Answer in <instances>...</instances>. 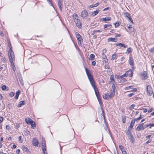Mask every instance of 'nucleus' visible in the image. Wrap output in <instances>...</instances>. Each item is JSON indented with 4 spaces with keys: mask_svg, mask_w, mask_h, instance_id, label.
I'll list each match as a JSON object with an SVG mask.
<instances>
[{
    "mask_svg": "<svg viewBox=\"0 0 154 154\" xmlns=\"http://www.w3.org/2000/svg\"><path fill=\"white\" fill-rule=\"evenodd\" d=\"M132 87V86H128V87H125V89L126 90H129L131 89H132L133 88Z\"/></svg>",
    "mask_w": 154,
    "mask_h": 154,
    "instance_id": "nucleus-37",
    "label": "nucleus"
},
{
    "mask_svg": "<svg viewBox=\"0 0 154 154\" xmlns=\"http://www.w3.org/2000/svg\"><path fill=\"white\" fill-rule=\"evenodd\" d=\"M134 69H133V68H131L126 72V73H127L128 76L130 77H132L133 76V72L134 70Z\"/></svg>",
    "mask_w": 154,
    "mask_h": 154,
    "instance_id": "nucleus-7",
    "label": "nucleus"
},
{
    "mask_svg": "<svg viewBox=\"0 0 154 154\" xmlns=\"http://www.w3.org/2000/svg\"><path fill=\"white\" fill-rule=\"evenodd\" d=\"M128 19L130 21H131V22L133 24L134 23H133V20L132 19V18H131V17H130L129 18H128Z\"/></svg>",
    "mask_w": 154,
    "mask_h": 154,
    "instance_id": "nucleus-55",
    "label": "nucleus"
},
{
    "mask_svg": "<svg viewBox=\"0 0 154 154\" xmlns=\"http://www.w3.org/2000/svg\"><path fill=\"white\" fill-rule=\"evenodd\" d=\"M29 122V124H30L32 127L33 128H35L36 126H35V122L33 121H31V122L30 121Z\"/></svg>",
    "mask_w": 154,
    "mask_h": 154,
    "instance_id": "nucleus-17",
    "label": "nucleus"
},
{
    "mask_svg": "<svg viewBox=\"0 0 154 154\" xmlns=\"http://www.w3.org/2000/svg\"><path fill=\"white\" fill-rule=\"evenodd\" d=\"M7 106L8 108H9V109H11V105L10 104H9Z\"/></svg>",
    "mask_w": 154,
    "mask_h": 154,
    "instance_id": "nucleus-61",
    "label": "nucleus"
},
{
    "mask_svg": "<svg viewBox=\"0 0 154 154\" xmlns=\"http://www.w3.org/2000/svg\"><path fill=\"white\" fill-rule=\"evenodd\" d=\"M121 151L123 154H127V152L124 149L122 150Z\"/></svg>",
    "mask_w": 154,
    "mask_h": 154,
    "instance_id": "nucleus-45",
    "label": "nucleus"
},
{
    "mask_svg": "<svg viewBox=\"0 0 154 154\" xmlns=\"http://www.w3.org/2000/svg\"><path fill=\"white\" fill-rule=\"evenodd\" d=\"M97 32H102V31L100 30H97L94 31V34H95Z\"/></svg>",
    "mask_w": 154,
    "mask_h": 154,
    "instance_id": "nucleus-57",
    "label": "nucleus"
},
{
    "mask_svg": "<svg viewBox=\"0 0 154 154\" xmlns=\"http://www.w3.org/2000/svg\"><path fill=\"white\" fill-rule=\"evenodd\" d=\"M8 46L10 48L9 51L8 52L9 58L10 62L12 63V62L15 60V57L14 54L13 52L11 49V44H10V45L9 44H8Z\"/></svg>",
    "mask_w": 154,
    "mask_h": 154,
    "instance_id": "nucleus-2",
    "label": "nucleus"
},
{
    "mask_svg": "<svg viewBox=\"0 0 154 154\" xmlns=\"http://www.w3.org/2000/svg\"><path fill=\"white\" fill-rule=\"evenodd\" d=\"M75 35L78 40V43L79 45H81L82 42V38L81 35L77 32L75 33Z\"/></svg>",
    "mask_w": 154,
    "mask_h": 154,
    "instance_id": "nucleus-4",
    "label": "nucleus"
},
{
    "mask_svg": "<svg viewBox=\"0 0 154 154\" xmlns=\"http://www.w3.org/2000/svg\"><path fill=\"white\" fill-rule=\"evenodd\" d=\"M13 61L11 63H11V65H12V69L13 70V71L14 72L15 71V66L14 64V63H13Z\"/></svg>",
    "mask_w": 154,
    "mask_h": 154,
    "instance_id": "nucleus-36",
    "label": "nucleus"
},
{
    "mask_svg": "<svg viewBox=\"0 0 154 154\" xmlns=\"http://www.w3.org/2000/svg\"><path fill=\"white\" fill-rule=\"evenodd\" d=\"M32 143L34 146H38V140L35 138H34L32 140Z\"/></svg>",
    "mask_w": 154,
    "mask_h": 154,
    "instance_id": "nucleus-12",
    "label": "nucleus"
},
{
    "mask_svg": "<svg viewBox=\"0 0 154 154\" xmlns=\"http://www.w3.org/2000/svg\"><path fill=\"white\" fill-rule=\"evenodd\" d=\"M58 5L60 10L62 11L63 0H58Z\"/></svg>",
    "mask_w": 154,
    "mask_h": 154,
    "instance_id": "nucleus-9",
    "label": "nucleus"
},
{
    "mask_svg": "<svg viewBox=\"0 0 154 154\" xmlns=\"http://www.w3.org/2000/svg\"><path fill=\"white\" fill-rule=\"evenodd\" d=\"M3 120V117L2 116L0 117V123L2 122Z\"/></svg>",
    "mask_w": 154,
    "mask_h": 154,
    "instance_id": "nucleus-53",
    "label": "nucleus"
},
{
    "mask_svg": "<svg viewBox=\"0 0 154 154\" xmlns=\"http://www.w3.org/2000/svg\"><path fill=\"white\" fill-rule=\"evenodd\" d=\"M146 125H145L143 126V123H142L141 124H140L137 127V130L138 131L140 130H143L144 129L146 128Z\"/></svg>",
    "mask_w": 154,
    "mask_h": 154,
    "instance_id": "nucleus-6",
    "label": "nucleus"
},
{
    "mask_svg": "<svg viewBox=\"0 0 154 154\" xmlns=\"http://www.w3.org/2000/svg\"><path fill=\"white\" fill-rule=\"evenodd\" d=\"M31 121H32V120L30 118H26L25 119V121L27 124H29V122H31Z\"/></svg>",
    "mask_w": 154,
    "mask_h": 154,
    "instance_id": "nucleus-26",
    "label": "nucleus"
},
{
    "mask_svg": "<svg viewBox=\"0 0 154 154\" xmlns=\"http://www.w3.org/2000/svg\"><path fill=\"white\" fill-rule=\"evenodd\" d=\"M111 26L112 25L111 24H105L104 25V28L105 29H106V28L108 27Z\"/></svg>",
    "mask_w": 154,
    "mask_h": 154,
    "instance_id": "nucleus-34",
    "label": "nucleus"
},
{
    "mask_svg": "<svg viewBox=\"0 0 154 154\" xmlns=\"http://www.w3.org/2000/svg\"><path fill=\"white\" fill-rule=\"evenodd\" d=\"M110 80H111V82H112V81H114V78L113 76H111L110 77Z\"/></svg>",
    "mask_w": 154,
    "mask_h": 154,
    "instance_id": "nucleus-47",
    "label": "nucleus"
},
{
    "mask_svg": "<svg viewBox=\"0 0 154 154\" xmlns=\"http://www.w3.org/2000/svg\"><path fill=\"white\" fill-rule=\"evenodd\" d=\"M117 56L115 54H112V58L111 59V60H114L116 59L117 58Z\"/></svg>",
    "mask_w": 154,
    "mask_h": 154,
    "instance_id": "nucleus-29",
    "label": "nucleus"
},
{
    "mask_svg": "<svg viewBox=\"0 0 154 154\" xmlns=\"http://www.w3.org/2000/svg\"><path fill=\"white\" fill-rule=\"evenodd\" d=\"M18 139L20 143H22L23 142V140H22V137L21 136L19 137Z\"/></svg>",
    "mask_w": 154,
    "mask_h": 154,
    "instance_id": "nucleus-43",
    "label": "nucleus"
},
{
    "mask_svg": "<svg viewBox=\"0 0 154 154\" xmlns=\"http://www.w3.org/2000/svg\"><path fill=\"white\" fill-rule=\"evenodd\" d=\"M125 17H127L128 18L131 17L130 14L128 13V12H125Z\"/></svg>",
    "mask_w": 154,
    "mask_h": 154,
    "instance_id": "nucleus-31",
    "label": "nucleus"
},
{
    "mask_svg": "<svg viewBox=\"0 0 154 154\" xmlns=\"http://www.w3.org/2000/svg\"><path fill=\"white\" fill-rule=\"evenodd\" d=\"M1 60L3 63H5L6 61V59L5 57H3L2 58Z\"/></svg>",
    "mask_w": 154,
    "mask_h": 154,
    "instance_id": "nucleus-49",
    "label": "nucleus"
},
{
    "mask_svg": "<svg viewBox=\"0 0 154 154\" xmlns=\"http://www.w3.org/2000/svg\"><path fill=\"white\" fill-rule=\"evenodd\" d=\"M115 93V91L114 90H111L110 94L109 95V98L112 97L114 96Z\"/></svg>",
    "mask_w": 154,
    "mask_h": 154,
    "instance_id": "nucleus-16",
    "label": "nucleus"
},
{
    "mask_svg": "<svg viewBox=\"0 0 154 154\" xmlns=\"http://www.w3.org/2000/svg\"><path fill=\"white\" fill-rule=\"evenodd\" d=\"M114 24L115 25V27H117L119 26L120 23L119 22H117L116 23H114Z\"/></svg>",
    "mask_w": 154,
    "mask_h": 154,
    "instance_id": "nucleus-35",
    "label": "nucleus"
},
{
    "mask_svg": "<svg viewBox=\"0 0 154 154\" xmlns=\"http://www.w3.org/2000/svg\"><path fill=\"white\" fill-rule=\"evenodd\" d=\"M119 147L121 150L124 149L123 146L121 145H119Z\"/></svg>",
    "mask_w": 154,
    "mask_h": 154,
    "instance_id": "nucleus-48",
    "label": "nucleus"
},
{
    "mask_svg": "<svg viewBox=\"0 0 154 154\" xmlns=\"http://www.w3.org/2000/svg\"><path fill=\"white\" fill-rule=\"evenodd\" d=\"M106 49H103L102 51V54H104L105 53H106Z\"/></svg>",
    "mask_w": 154,
    "mask_h": 154,
    "instance_id": "nucleus-59",
    "label": "nucleus"
},
{
    "mask_svg": "<svg viewBox=\"0 0 154 154\" xmlns=\"http://www.w3.org/2000/svg\"><path fill=\"white\" fill-rule=\"evenodd\" d=\"M103 98L104 99H109L110 98H109V95L107 94H105L103 95Z\"/></svg>",
    "mask_w": 154,
    "mask_h": 154,
    "instance_id": "nucleus-32",
    "label": "nucleus"
},
{
    "mask_svg": "<svg viewBox=\"0 0 154 154\" xmlns=\"http://www.w3.org/2000/svg\"><path fill=\"white\" fill-rule=\"evenodd\" d=\"M127 76H128L127 73H126V72L125 73V74H123L122 75H121V76L119 77V78L121 79V78H123V77H127Z\"/></svg>",
    "mask_w": 154,
    "mask_h": 154,
    "instance_id": "nucleus-33",
    "label": "nucleus"
},
{
    "mask_svg": "<svg viewBox=\"0 0 154 154\" xmlns=\"http://www.w3.org/2000/svg\"><path fill=\"white\" fill-rule=\"evenodd\" d=\"M95 57V55L93 54H91L89 56V60H93L94 58Z\"/></svg>",
    "mask_w": 154,
    "mask_h": 154,
    "instance_id": "nucleus-27",
    "label": "nucleus"
},
{
    "mask_svg": "<svg viewBox=\"0 0 154 154\" xmlns=\"http://www.w3.org/2000/svg\"><path fill=\"white\" fill-rule=\"evenodd\" d=\"M30 132L28 131H25V134L28 135L29 134Z\"/></svg>",
    "mask_w": 154,
    "mask_h": 154,
    "instance_id": "nucleus-51",
    "label": "nucleus"
},
{
    "mask_svg": "<svg viewBox=\"0 0 154 154\" xmlns=\"http://www.w3.org/2000/svg\"><path fill=\"white\" fill-rule=\"evenodd\" d=\"M146 93L149 96H151L153 94L152 89L151 86L148 85L146 88Z\"/></svg>",
    "mask_w": 154,
    "mask_h": 154,
    "instance_id": "nucleus-3",
    "label": "nucleus"
},
{
    "mask_svg": "<svg viewBox=\"0 0 154 154\" xmlns=\"http://www.w3.org/2000/svg\"><path fill=\"white\" fill-rule=\"evenodd\" d=\"M102 58L103 59H106L107 57L105 54H102Z\"/></svg>",
    "mask_w": 154,
    "mask_h": 154,
    "instance_id": "nucleus-39",
    "label": "nucleus"
},
{
    "mask_svg": "<svg viewBox=\"0 0 154 154\" xmlns=\"http://www.w3.org/2000/svg\"><path fill=\"white\" fill-rule=\"evenodd\" d=\"M111 20L110 17H106L104 18H102L101 20L103 21H109Z\"/></svg>",
    "mask_w": 154,
    "mask_h": 154,
    "instance_id": "nucleus-18",
    "label": "nucleus"
},
{
    "mask_svg": "<svg viewBox=\"0 0 154 154\" xmlns=\"http://www.w3.org/2000/svg\"><path fill=\"white\" fill-rule=\"evenodd\" d=\"M99 3L98 2L95 4L94 5H92L93 7L94 8L97 7L99 5Z\"/></svg>",
    "mask_w": 154,
    "mask_h": 154,
    "instance_id": "nucleus-41",
    "label": "nucleus"
},
{
    "mask_svg": "<svg viewBox=\"0 0 154 154\" xmlns=\"http://www.w3.org/2000/svg\"><path fill=\"white\" fill-rule=\"evenodd\" d=\"M128 138L129 139L130 142L131 143H134L135 142V139L133 135L129 137Z\"/></svg>",
    "mask_w": 154,
    "mask_h": 154,
    "instance_id": "nucleus-14",
    "label": "nucleus"
},
{
    "mask_svg": "<svg viewBox=\"0 0 154 154\" xmlns=\"http://www.w3.org/2000/svg\"><path fill=\"white\" fill-rule=\"evenodd\" d=\"M149 51L151 52H154V46L149 49Z\"/></svg>",
    "mask_w": 154,
    "mask_h": 154,
    "instance_id": "nucleus-40",
    "label": "nucleus"
},
{
    "mask_svg": "<svg viewBox=\"0 0 154 154\" xmlns=\"http://www.w3.org/2000/svg\"><path fill=\"white\" fill-rule=\"evenodd\" d=\"M0 35L2 36H4V34L1 31H0Z\"/></svg>",
    "mask_w": 154,
    "mask_h": 154,
    "instance_id": "nucleus-60",
    "label": "nucleus"
},
{
    "mask_svg": "<svg viewBox=\"0 0 154 154\" xmlns=\"http://www.w3.org/2000/svg\"><path fill=\"white\" fill-rule=\"evenodd\" d=\"M14 93L13 92H10L9 94V95H10V97H13L14 95Z\"/></svg>",
    "mask_w": 154,
    "mask_h": 154,
    "instance_id": "nucleus-42",
    "label": "nucleus"
},
{
    "mask_svg": "<svg viewBox=\"0 0 154 154\" xmlns=\"http://www.w3.org/2000/svg\"><path fill=\"white\" fill-rule=\"evenodd\" d=\"M126 134L128 137H129L133 135L132 134L131 132V131L129 129L127 131Z\"/></svg>",
    "mask_w": 154,
    "mask_h": 154,
    "instance_id": "nucleus-23",
    "label": "nucleus"
},
{
    "mask_svg": "<svg viewBox=\"0 0 154 154\" xmlns=\"http://www.w3.org/2000/svg\"><path fill=\"white\" fill-rule=\"evenodd\" d=\"M2 89L3 90H5L6 89V91L8 90V88L5 85H3L2 87Z\"/></svg>",
    "mask_w": 154,
    "mask_h": 154,
    "instance_id": "nucleus-28",
    "label": "nucleus"
},
{
    "mask_svg": "<svg viewBox=\"0 0 154 154\" xmlns=\"http://www.w3.org/2000/svg\"><path fill=\"white\" fill-rule=\"evenodd\" d=\"M85 70L86 73L87 75L88 78L92 86V87L94 89L95 94L97 96L98 100L100 105H101V101L100 99V96L98 89L95 86V82L94 81L93 76L90 72V71L87 68H85Z\"/></svg>",
    "mask_w": 154,
    "mask_h": 154,
    "instance_id": "nucleus-1",
    "label": "nucleus"
},
{
    "mask_svg": "<svg viewBox=\"0 0 154 154\" xmlns=\"http://www.w3.org/2000/svg\"><path fill=\"white\" fill-rule=\"evenodd\" d=\"M117 38H109L108 39L107 41L108 42H116L117 41Z\"/></svg>",
    "mask_w": 154,
    "mask_h": 154,
    "instance_id": "nucleus-15",
    "label": "nucleus"
},
{
    "mask_svg": "<svg viewBox=\"0 0 154 154\" xmlns=\"http://www.w3.org/2000/svg\"><path fill=\"white\" fill-rule=\"evenodd\" d=\"M25 103V101H20L18 105L17 106L18 107H20L24 105Z\"/></svg>",
    "mask_w": 154,
    "mask_h": 154,
    "instance_id": "nucleus-22",
    "label": "nucleus"
},
{
    "mask_svg": "<svg viewBox=\"0 0 154 154\" xmlns=\"http://www.w3.org/2000/svg\"><path fill=\"white\" fill-rule=\"evenodd\" d=\"M109 9V7H107V8H105L104 9H103V11H104L107 10H108Z\"/></svg>",
    "mask_w": 154,
    "mask_h": 154,
    "instance_id": "nucleus-64",
    "label": "nucleus"
},
{
    "mask_svg": "<svg viewBox=\"0 0 154 154\" xmlns=\"http://www.w3.org/2000/svg\"><path fill=\"white\" fill-rule=\"evenodd\" d=\"M72 17L74 22L79 20L78 15L75 14H74L72 15Z\"/></svg>",
    "mask_w": 154,
    "mask_h": 154,
    "instance_id": "nucleus-13",
    "label": "nucleus"
},
{
    "mask_svg": "<svg viewBox=\"0 0 154 154\" xmlns=\"http://www.w3.org/2000/svg\"><path fill=\"white\" fill-rule=\"evenodd\" d=\"M141 77L142 79H146L148 78V74L146 71H143L140 74Z\"/></svg>",
    "mask_w": 154,
    "mask_h": 154,
    "instance_id": "nucleus-5",
    "label": "nucleus"
},
{
    "mask_svg": "<svg viewBox=\"0 0 154 154\" xmlns=\"http://www.w3.org/2000/svg\"><path fill=\"white\" fill-rule=\"evenodd\" d=\"M75 23L76 25V26L79 29H82V23H81L80 20L75 21Z\"/></svg>",
    "mask_w": 154,
    "mask_h": 154,
    "instance_id": "nucleus-8",
    "label": "nucleus"
},
{
    "mask_svg": "<svg viewBox=\"0 0 154 154\" xmlns=\"http://www.w3.org/2000/svg\"><path fill=\"white\" fill-rule=\"evenodd\" d=\"M135 95V93L134 92H133V93H131L129 94L128 95V96L129 97H130L132 96L133 95Z\"/></svg>",
    "mask_w": 154,
    "mask_h": 154,
    "instance_id": "nucleus-44",
    "label": "nucleus"
},
{
    "mask_svg": "<svg viewBox=\"0 0 154 154\" xmlns=\"http://www.w3.org/2000/svg\"><path fill=\"white\" fill-rule=\"evenodd\" d=\"M154 126V123L149 124L146 125V127H149V128H151L152 127Z\"/></svg>",
    "mask_w": 154,
    "mask_h": 154,
    "instance_id": "nucleus-30",
    "label": "nucleus"
},
{
    "mask_svg": "<svg viewBox=\"0 0 154 154\" xmlns=\"http://www.w3.org/2000/svg\"><path fill=\"white\" fill-rule=\"evenodd\" d=\"M116 88L114 84H113L112 85V90H114V91H115Z\"/></svg>",
    "mask_w": 154,
    "mask_h": 154,
    "instance_id": "nucleus-52",
    "label": "nucleus"
},
{
    "mask_svg": "<svg viewBox=\"0 0 154 154\" xmlns=\"http://www.w3.org/2000/svg\"><path fill=\"white\" fill-rule=\"evenodd\" d=\"M127 51L128 53H130L132 52V50L131 48H127Z\"/></svg>",
    "mask_w": 154,
    "mask_h": 154,
    "instance_id": "nucleus-38",
    "label": "nucleus"
},
{
    "mask_svg": "<svg viewBox=\"0 0 154 154\" xmlns=\"http://www.w3.org/2000/svg\"><path fill=\"white\" fill-rule=\"evenodd\" d=\"M129 64L132 66V68H133V69H134V60H133L132 58L130 57H129Z\"/></svg>",
    "mask_w": 154,
    "mask_h": 154,
    "instance_id": "nucleus-10",
    "label": "nucleus"
},
{
    "mask_svg": "<svg viewBox=\"0 0 154 154\" xmlns=\"http://www.w3.org/2000/svg\"><path fill=\"white\" fill-rule=\"evenodd\" d=\"M22 148L23 151H24L26 152H28L29 151V149L25 146L23 145L22 146Z\"/></svg>",
    "mask_w": 154,
    "mask_h": 154,
    "instance_id": "nucleus-24",
    "label": "nucleus"
},
{
    "mask_svg": "<svg viewBox=\"0 0 154 154\" xmlns=\"http://www.w3.org/2000/svg\"><path fill=\"white\" fill-rule=\"evenodd\" d=\"M116 45L117 46H120V47H123L124 48H126L127 47V46L125 45L124 44L121 43L119 44H116Z\"/></svg>",
    "mask_w": 154,
    "mask_h": 154,
    "instance_id": "nucleus-21",
    "label": "nucleus"
},
{
    "mask_svg": "<svg viewBox=\"0 0 154 154\" xmlns=\"http://www.w3.org/2000/svg\"><path fill=\"white\" fill-rule=\"evenodd\" d=\"M42 150L43 151H46V146L44 145L43 146H42Z\"/></svg>",
    "mask_w": 154,
    "mask_h": 154,
    "instance_id": "nucleus-46",
    "label": "nucleus"
},
{
    "mask_svg": "<svg viewBox=\"0 0 154 154\" xmlns=\"http://www.w3.org/2000/svg\"><path fill=\"white\" fill-rule=\"evenodd\" d=\"M99 11L100 10H97L96 11L92 12L91 13V15L93 17L94 16L98 13Z\"/></svg>",
    "mask_w": 154,
    "mask_h": 154,
    "instance_id": "nucleus-19",
    "label": "nucleus"
},
{
    "mask_svg": "<svg viewBox=\"0 0 154 154\" xmlns=\"http://www.w3.org/2000/svg\"><path fill=\"white\" fill-rule=\"evenodd\" d=\"M81 14L82 18H85L87 16L88 13L86 11L84 10L82 12Z\"/></svg>",
    "mask_w": 154,
    "mask_h": 154,
    "instance_id": "nucleus-11",
    "label": "nucleus"
},
{
    "mask_svg": "<svg viewBox=\"0 0 154 154\" xmlns=\"http://www.w3.org/2000/svg\"><path fill=\"white\" fill-rule=\"evenodd\" d=\"M92 65L93 66H95L96 65V62L95 61H93L92 62Z\"/></svg>",
    "mask_w": 154,
    "mask_h": 154,
    "instance_id": "nucleus-63",
    "label": "nucleus"
},
{
    "mask_svg": "<svg viewBox=\"0 0 154 154\" xmlns=\"http://www.w3.org/2000/svg\"><path fill=\"white\" fill-rule=\"evenodd\" d=\"M152 141V139H149L146 143V144H147L149 143H150Z\"/></svg>",
    "mask_w": 154,
    "mask_h": 154,
    "instance_id": "nucleus-56",
    "label": "nucleus"
},
{
    "mask_svg": "<svg viewBox=\"0 0 154 154\" xmlns=\"http://www.w3.org/2000/svg\"><path fill=\"white\" fill-rule=\"evenodd\" d=\"M126 81V80L125 79H123L121 80L120 82H125Z\"/></svg>",
    "mask_w": 154,
    "mask_h": 154,
    "instance_id": "nucleus-50",
    "label": "nucleus"
},
{
    "mask_svg": "<svg viewBox=\"0 0 154 154\" xmlns=\"http://www.w3.org/2000/svg\"><path fill=\"white\" fill-rule=\"evenodd\" d=\"M135 123V120H134V119H132L131 122V123H130V125L129 126V128H133V126L134 125Z\"/></svg>",
    "mask_w": 154,
    "mask_h": 154,
    "instance_id": "nucleus-20",
    "label": "nucleus"
},
{
    "mask_svg": "<svg viewBox=\"0 0 154 154\" xmlns=\"http://www.w3.org/2000/svg\"><path fill=\"white\" fill-rule=\"evenodd\" d=\"M125 118H123L122 119V121L123 123H124L125 122Z\"/></svg>",
    "mask_w": 154,
    "mask_h": 154,
    "instance_id": "nucleus-62",
    "label": "nucleus"
},
{
    "mask_svg": "<svg viewBox=\"0 0 154 154\" xmlns=\"http://www.w3.org/2000/svg\"><path fill=\"white\" fill-rule=\"evenodd\" d=\"M127 26H128V28H129V29H131L132 28V26L131 25L128 24Z\"/></svg>",
    "mask_w": 154,
    "mask_h": 154,
    "instance_id": "nucleus-54",
    "label": "nucleus"
},
{
    "mask_svg": "<svg viewBox=\"0 0 154 154\" xmlns=\"http://www.w3.org/2000/svg\"><path fill=\"white\" fill-rule=\"evenodd\" d=\"M20 93V91L18 90L16 92V95L15 96V99H17L18 98L19 95Z\"/></svg>",
    "mask_w": 154,
    "mask_h": 154,
    "instance_id": "nucleus-25",
    "label": "nucleus"
},
{
    "mask_svg": "<svg viewBox=\"0 0 154 154\" xmlns=\"http://www.w3.org/2000/svg\"><path fill=\"white\" fill-rule=\"evenodd\" d=\"M6 128L7 130H9L10 129V127L9 125H7L6 126Z\"/></svg>",
    "mask_w": 154,
    "mask_h": 154,
    "instance_id": "nucleus-58",
    "label": "nucleus"
}]
</instances>
